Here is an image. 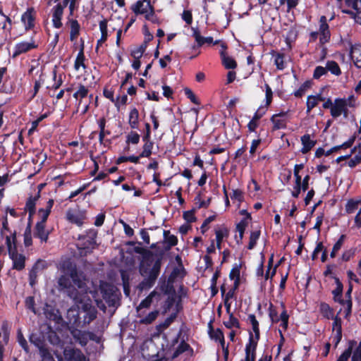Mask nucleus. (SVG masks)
<instances>
[{
    "mask_svg": "<svg viewBox=\"0 0 361 361\" xmlns=\"http://www.w3.org/2000/svg\"><path fill=\"white\" fill-rule=\"evenodd\" d=\"M42 361H55L49 349L44 346L39 350Z\"/></svg>",
    "mask_w": 361,
    "mask_h": 361,
    "instance_id": "nucleus-54",
    "label": "nucleus"
},
{
    "mask_svg": "<svg viewBox=\"0 0 361 361\" xmlns=\"http://www.w3.org/2000/svg\"><path fill=\"white\" fill-rule=\"evenodd\" d=\"M159 310H154L150 312L147 315H144L143 311H142V316L140 318L139 322L142 324H150L154 321L156 320L157 317L159 316Z\"/></svg>",
    "mask_w": 361,
    "mask_h": 361,
    "instance_id": "nucleus-32",
    "label": "nucleus"
},
{
    "mask_svg": "<svg viewBox=\"0 0 361 361\" xmlns=\"http://www.w3.org/2000/svg\"><path fill=\"white\" fill-rule=\"evenodd\" d=\"M140 135L137 133L131 131L126 136V142L137 145L140 141Z\"/></svg>",
    "mask_w": 361,
    "mask_h": 361,
    "instance_id": "nucleus-55",
    "label": "nucleus"
},
{
    "mask_svg": "<svg viewBox=\"0 0 361 361\" xmlns=\"http://www.w3.org/2000/svg\"><path fill=\"white\" fill-rule=\"evenodd\" d=\"M85 56L84 54L83 47L78 52L74 63V68L76 71H79L80 68L85 70L86 66L85 64Z\"/></svg>",
    "mask_w": 361,
    "mask_h": 361,
    "instance_id": "nucleus-37",
    "label": "nucleus"
},
{
    "mask_svg": "<svg viewBox=\"0 0 361 361\" xmlns=\"http://www.w3.org/2000/svg\"><path fill=\"white\" fill-rule=\"evenodd\" d=\"M17 341L19 343V345L22 347V348L25 351V353H28L30 352L29 350V346L27 344V342L24 337L21 329H18L17 331Z\"/></svg>",
    "mask_w": 361,
    "mask_h": 361,
    "instance_id": "nucleus-48",
    "label": "nucleus"
},
{
    "mask_svg": "<svg viewBox=\"0 0 361 361\" xmlns=\"http://www.w3.org/2000/svg\"><path fill=\"white\" fill-rule=\"evenodd\" d=\"M226 48V46L224 43L221 44V50L220 51V55L221 57L222 63L226 68L233 69L236 67L237 63L233 58L229 57L226 54L225 51Z\"/></svg>",
    "mask_w": 361,
    "mask_h": 361,
    "instance_id": "nucleus-20",
    "label": "nucleus"
},
{
    "mask_svg": "<svg viewBox=\"0 0 361 361\" xmlns=\"http://www.w3.org/2000/svg\"><path fill=\"white\" fill-rule=\"evenodd\" d=\"M6 240V244L8 253L12 251L17 250L16 248V232H10V234L3 237Z\"/></svg>",
    "mask_w": 361,
    "mask_h": 361,
    "instance_id": "nucleus-34",
    "label": "nucleus"
},
{
    "mask_svg": "<svg viewBox=\"0 0 361 361\" xmlns=\"http://www.w3.org/2000/svg\"><path fill=\"white\" fill-rule=\"evenodd\" d=\"M78 306H80V304L75 303V306H73L69 308L67 311V319L70 324L73 325H76L79 322L80 319V313Z\"/></svg>",
    "mask_w": 361,
    "mask_h": 361,
    "instance_id": "nucleus-22",
    "label": "nucleus"
},
{
    "mask_svg": "<svg viewBox=\"0 0 361 361\" xmlns=\"http://www.w3.org/2000/svg\"><path fill=\"white\" fill-rule=\"evenodd\" d=\"M324 98L321 94L310 95L307 99V112L310 113L319 102L324 101Z\"/></svg>",
    "mask_w": 361,
    "mask_h": 361,
    "instance_id": "nucleus-31",
    "label": "nucleus"
},
{
    "mask_svg": "<svg viewBox=\"0 0 361 361\" xmlns=\"http://www.w3.org/2000/svg\"><path fill=\"white\" fill-rule=\"evenodd\" d=\"M100 290L103 299L108 305L116 306L118 301V293L116 287L109 283H102L100 286Z\"/></svg>",
    "mask_w": 361,
    "mask_h": 361,
    "instance_id": "nucleus-4",
    "label": "nucleus"
},
{
    "mask_svg": "<svg viewBox=\"0 0 361 361\" xmlns=\"http://www.w3.org/2000/svg\"><path fill=\"white\" fill-rule=\"evenodd\" d=\"M351 361H361V341L353 353Z\"/></svg>",
    "mask_w": 361,
    "mask_h": 361,
    "instance_id": "nucleus-63",
    "label": "nucleus"
},
{
    "mask_svg": "<svg viewBox=\"0 0 361 361\" xmlns=\"http://www.w3.org/2000/svg\"><path fill=\"white\" fill-rule=\"evenodd\" d=\"M66 216L69 222L78 226H81L86 219L85 212L80 210L68 209L66 212Z\"/></svg>",
    "mask_w": 361,
    "mask_h": 361,
    "instance_id": "nucleus-9",
    "label": "nucleus"
},
{
    "mask_svg": "<svg viewBox=\"0 0 361 361\" xmlns=\"http://www.w3.org/2000/svg\"><path fill=\"white\" fill-rule=\"evenodd\" d=\"M209 334L210 338L216 341H219V343L221 344V347L223 353H224V355L225 360H227L228 356V346H226L224 336L222 331L219 329L214 330L212 329L211 323L209 324Z\"/></svg>",
    "mask_w": 361,
    "mask_h": 361,
    "instance_id": "nucleus-7",
    "label": "nucleus"
},
{
    "mask_svg": "<svg viewBox=\"0 0 361 361\" xmlns=\"http://www.w3.org/2000/svg\"><path fill=\"white\" fill-rule=\"evenodd\" d=\"M274 59V64L279 70H283L286 67V63L284 61V54L280 53H276L273 55Z\"/></svg>",
    "mask_w": 361,
    "mask_h": 361,
    "instance_id": "nucleus-43",
    "label": "nucleus"
},
{
    "mask_svg": "<svg viewBox=\"0 0 361 361\" xmlns=\"http://www.w3.org/2000/svg\"><path fill=\"white\" fill-rule=\"evenodd\" d=\"M65 8L61 3H58L51 8L52 23L55 28H60L63 25L61 19Z\"/></svg>",
    "mask_w": 361,
    "mask_h": 361,
    "instance_id": "nucleus-11",
    "label": "nucleus"
},
{
    "mask_svg": "<svg viewBox=\"0 0 361 361\" xmlns=\"http://www.w3.org/2000/svg\"><path fill=\"white\" fill-rule=\"evenodd\" d=\"M63 355L66 361H87L84 354L78 349L66 348Z\"/></svg>",
    "mask_w": 361,
    "mask_h": 361,
    "instance_id": "nucleus-12",
    "label": "nucleus"
},
{
    "mask_svg": "<svg viewBox=\"0 0 361 361\" xmlns=\"http://www.w3.org/2000/svg\"><path fill=\"white\" fill-rule=\"evenodd\" d=\"M89 93V90L87 87L80 85L77 91L73 94V97L78 100V108H80L83 103L82 99L85 98Z\"/></svg>",
    "mask_w": 361,
    "mask_h": 361,
    "instance_id": "nucleus-28",
    "label": "nucleus"
},
{
    "mask_svg": "<svg viewBox=\"0 0 361 361\" xmlns=\"http://www.w3.org/2000/svg\"><path fill=\"white\" fill-rule=\"evenodd\" d=\"M350 54L355 66L358 68H361V45L355 44L352 46Z\"/></svg>",
    "mask_w": 361,
    "mask_h": 361,
    "instance_id": "nucleus-23",
    "label": "nucleus"
},
{
    "mask_svg": "<svg viewBox=\"0 0 361 361\" xmlns=\"http://www.w3.org/2000/svg\"><path fill=\"white\" fill-rule=\"evenodd\" d=\"M348 100L345 99L336 98L334 99V104L330 111L333 118H338L341 114H344L345 117L348 116Z\"/></svg>",
    "mask_w": 361,
    "mask_h": 361,
    "instance_id": "nucleus-5",
    "label": "nucleus"
},
{
    "mask_svg": "<svg viewBox=\"0 0 361 361\" xmlns=\"http://www.w3.org/2000/svg\"><path fill=\"white\" fill-rule=\"evenodd\" d=\"M10 232H11V231L9 230L7 216L6 215L4 217V219H3V221H2V227H1V231H0L1 236L2 238L5 237L6 235H9Z\"/></svg>",
    "mask_w": 361,
    "mask_h": 361,
    "instance_id": "nucleus-60",
    "label": "nucleus"
},
{
    "mask_svg": "<svg viewBox=\"0 0 361 361\" xmlns=\"http://www.w3.org/2000/svg\"><path fill=\"white\" fill-rule=\"evenodd\" d=\"M215 234H216V248L219 250H221L222 241H223L224 238L228 237V231L226 228H220L216 229Z\"/></svg>",
    "mask_w": 361,
    "mask_h": 361,
    "instance_id": "nucleus-35",
    "label": "nucleus"
},
{
    "mask_svg": "<svg viewBox=\"0 0 361 361\" xmlns=\"http://www.w3.org/2000/svg\"><path fill=\"white\" fill-rule=\"evenodd\" d=\"M257 343L252 338V334H250L249 343L245 346V360L241 361H255V351Z\"/></svg>",
    "mask_w": 361,
    "mask_h": 361,
    "instance_id": "nucleus-18",
    "label": "nucleus"
},
{
    "mask_svg": "<svg viewBox=\"0 0 361 361\" xmlns=\"http://www.w3.org/2000/svg\"><path fill=\"white\" fill-rule=\"evenodd\" d=\"M345 238V235H341L338 241L334 244L332 251L330 254L331 258H334L336 255L337 252L341 248Z\"/></svg>",
    "mask_w": 361,
    "mask_h": 361,
    "instance_id": "nucleus-53",
    "label": "nucleus"
},
{
    "mask_svg": "<svg viewBox=\"0 0 361 361\" xmlns=\"http://www.w3.org/2000/svg\"><path fill=\"white\" fill-rule=\"evenodd\" d=\"M161 266V259L152 252L146 253L140 262V273L145 279L140 284L142 289L150 288L155 283Z\"/></svg>",
    "mask_w": 361,
    "mask_h": 361,
    "instance_id": "nucleus-1",
    "label": "nucleus"
},
{
    "mask_svg": "<svg viewBox=\"0 0 361 361\" xmlns=\"http://www.w3.org/2000/svg\"><path fill=\"white\" fill-rule=\"evenodd\" d=\"M145 144L142 147V152L140 154L141 157H149L152 154V150L153 148L154 143L150 140H142Z\"/></svg>",
    "mask_w": 361,
    "mask_h": 361,
    "instance_id": "nucleus-40",
    "label": "nucleus"
},
{
    "mask_svg": "<svg viewBox=\"0 0 361 361\" xmlns=\"http://www.w3.org/2000/svg\"><path fill=\"white\" fill-rule=\"evenodd\" d=\"M54 205V200H49L47 202L46 209H40L38 212V215L40 219V221L37 224H46L47 219L51 212V209Z\"/></svg>",
    "mask_w": 361,
    "mask_h": 361,
    "instance_id": "nucleus-26",
    "label": "nucleus"
},
{
    "mask_svg": "<svg viewBox=\"0 0 361 361\" xmlns=\"http://www.w3.org/2000/svg\"><path fill=\"white\" fill-rule=\"evenodd\" d=\"M360 202V201L350 200L345 205V212L348 214L353 213L357 209Z\"/></svg>",
    "mask_w": 361,
    "mask_h": 361,
    "instance_id": "nucleus-56",
    "label": "nucleus"
},
{
    "mask_svg": "<svg viewBox=\"0 0 361 361\" xmlns=\"http://www.w3.org/2000/svg\"><path fill=\"white\" fill-rule=\"evenodd\" d=\"M73 300L75 303L80 304L78 308H80L85 313L83 319V323L85 324H89L96 319L97 313V310L92 305V301L87 293H77L73 297Z\"/></svg>",
    "mask_w": 361,
    "mask_h": 361,
    "instance_id": "nucleus-2",
    "label": "nucleus"
},
{
    "mask_svg": "<svg viewBox=\"0 0 361 361\" xmlns=\"http://www.w3.org/2000/svg\"><path fill=\"white\" fill-rule=\"evenodd\" d=\"M345 4L353 11H343L350 14L355 21L361 25V0H345Z\"/></svg>",
    "mask_w": 361,
    "mask_h": 361,
    "instance_id": "nucleus-6",
    "label": "nucleus"
},
{
    "mask_svg": "<svg viewBox=\"0 0 361 361\" xmlns=\"http://www.w3.org/2000/svg\"><path fill=\"white\" fill-rule=\"evenodd\" d=\"M228 314H229L228 320L224 322V324L225 325V326L228 329H233V328L240 329V322H239L238 319L236 317H235L233 314L231 313V312Z\"/></svg>",
    "mask_w": 361,
    "mask_h": 361,
    "instance_id": "nucleus-42",
    "label": "nucleus"
},
{
    "mask_svg": "<svg viewBox=\"0 0 361 361\" xmlns=\"http://www.w3.org/2000/svg\"><path fill=\"white\" fill-rule=\"evenodd\" d=\"M29 341L31 343L35 345L38 350H40L45 346L42 338L36 333L30 334L29 336Z\"/></svg>",
    "mask_w": 361,
    "mask_h": 361,
    "instance_id": "nucleus-39",
    "label": "nucleus"
},
{
    "mask_svg": "<svg viewBox=\"0 0 361 361\" xmlns=\"http://www.w3.org/2000/svg\"><path fill=\"white\" fill-rule=\"evenodd\" d=\"M37 47V44L33 39H31L29 42H20L17 43L13 48V57L15 58Z\"/></svg>",
    "mask_w": 361,
    "mask_h": 361,
    "instance_id": "nucleus-8",
    "label": "nucleus"
},
{
    "mask_svg": "<svg viewBox=\"0 0 361 361\" xmlns=\"http://www.w3.org/2000/svg\"><path fill=\"white\" fill-rule=\"evenodd\" d=\"M9 257L13 262V269L20 271L25 268V257L17 250L10 252L8 253Z\"/></svg>",
    "mask_w": 361,
    "mask_h": 361,
    "instance_id": "nucleus-14",
    "label": "nucleus"
},
{
    "mask_svg": "<svg viewBox=\"0 0 361 361\" xmlns=\"http://www.w3.org/2000/svg\"><path fill=\"white\" fill-rule=\"evenodd\" d=\"M99 29L102 33L101 38L98 39L96 51H97L99 49V47L101 46L107 39L108 36V30H107V22L104 20L99 22Z\"/></svg>",
    "mask_w": 361,
    "mask_h": 361,
    "instance_id": "nucleus-33",
    "label": "nucleus"
},
{
    "mask_svg": "<svg viewBox=\"0 0 361 361\" xmlns=\"http://www.w3.org/2000/svg\"><path fill=\"white\" fill-rule=\"evenodd\" d=\"M310 81H306L300 87L298 90H296L295 92H294V95L296 97H301L302 96L304 95V94L305 93V92L307 91V90L308 88L310 87Z\"/></svg>",
    "mask_w": 361,
    "mask_h": 361,
    "instance_id": "nucleus-58",
    "label": "nucleus"
},
{
    "mask_svg": "<svg viewBox=\"0 0 361 361\" xmlns=\"http://www.w3.org/2000/svg\"><path fill=\"white\" fill-rule=\"evenodd\" d=\"M154 298L157 300H159L161 298V293L157 292L156 290H153L145 299L141 301L140 305L136 308L137 317H141L142 310L144 308H149L153 301V299Z\"/></svg>",
    "mask_w": 361,
    "mask_h": 361,
    "instance_id": "nucleus-10",
    "label": "nucleus"
},
{
    "mask_svg": "<svg viewBox=\"0 0 361 361\" xmlns=\"http://www.w3.org/2000/svg\"><path fill=\"white\" fill-rule=\"evenodd\" d=\"M301 142L302 145V148L301 149V152L302 154H306L309 151L313 148V147L316 144V141L313 140L310 138V135L309 134L304 135L301 137Z\"/></svg>",
    "mask_w": 361,
    "mask_h": 361,
    "instance_id": "nucleus-27",
    "label": "nucleus"
},
{
    "mask_svg": "<svg viewBox=\"0 0 361 361\" xmlns=\"http://www.w3.org/2000/svg\"><path fill=\"white\" fill-rule=\"evenodd\" d=\"M131 10L136 15H143L147 20L153 23L159 24V20L155 15L154 6L151 4L150 0H140L131 6Z\"/></svg>",
    "mask_w": 361,
    "mask_h": 361,
    "instance_id": "nucleus-3",
    "label": "nucleus"
},
{
    "mask_svg": "<svg viewBox=\"0 0 361 361\" xmlns=\"http://www.w3.org/2000/svg\"><path fill=\"white\" fill-rule=\"evenodd\" d=\"M145 47L140 46L135 49H134L131 52V56L135 59H140L145 52Z\"/></svg>",
    "mask_w": 361,
    "mask_h": 361,
    "instance_id": "nucleus-61",
    "label": "nucleus"
},
{
    "mask_svg": "<svg viewBox=\"0 0 361 361\" xmlns=\"http://www.w3.org/2000/svg\"><path fill=\"white\" fill-rule=\"evenodd\" d=\"M35 71H36V74L39 73V79L35 80L33 91L30 92V99H33L36 96V94H37V92H38L39 90V88L44 84V80L42 78V70L41 69L40 70H39V69L36 70L35 68L31 67V68L29 71V73H30V74H33Z\"/></svg>",
    "mask_w": 361,
    "mask_h": 361,
    "instance_id": "nucleus-21",
    "label": "nucleus"
},
{
    "mask_svg": "<svg viewBox=\"0 0 361 361\" xmlns=\"http://www.w3.org/2000/svg\"><path fill=\"white\" fill-rule=\"evenodd\" d=\"M39 197V194L38 193L35 197H30L26 202L25 204V210L29 212V221L31 222V219L32 216L35 213V205L37 200Z\"/></svg>",
    "mask_w": 361,
    "mask_h": 361,
    "instance_id": "nucleus-29",
    "label": "nucleus"
},
{
    "mask_svg": "<svg viewBox=\"0 0 361 361\" xmlns=\"http://www.w3.org/2000/svg\"><path fill=\"white\" fill-rule=\"evenodd\" d=\"M71 335L73 338L80 343V345L82 346H85L88 342L89 338H91L92 334L78 329H74L71 331Z\"/></svg>",
    "mask_w": 361,
    "mask_h": 361,
    "instance_id": "nucleus-19",
    "label": "nucleus"
},
{
    "mask_svg": "<svg viewBox=\"0 0 361 361\" xmlns=\"http://www.w3.org/2000/svg\"><path fill=\"white\" fill-rule=\"evenodd\" d=\"M279 317V321L281 322L280 326L283 329V331H286L288 328L289 318V316L287 314L286 310H283Z\"/></svg>",
    "mask_w": 361,
    "mask_h": 361,
    "instance_id": "nucleus-57",
    "label": "nucleus"
},
{
    "mask_svg": "<svg viewBox=\"0 0 361 361\" xmlns=\"http://www.w3.org/2000/svg\"><path fill=\"white\" fill-rule=\"evenodd\" d=\"M287 112L282 111L279 114H274L271 118V121L273 123V130H279L285 128L286 126V117Z\"/></svg>",
    "mask_w": 361,
    "mask_h": 361,
    "instance_id": "nucleus-17",
    "label": "nucleus"
},
{
    "mask_svg": "<svg viewBox=\"0 0 361 361\" xmlns=\"http://www.w3.org/2000/svg\"><path fill=\"white\" fill-rule=\"evenodd\" d=\"M46 267L45 262L42 260H38L33 265L32 269L29 273L30 284L33 286L37 282V279L39 275Z\"/></svg>",
    "mask_w": 361,
    "mask_h": 361,
    "instance_id": "nucleus-15",
    "label": "nucleus"
},
{
    "mask_svg": "<svg viewBox=\"0 0 361 361\" xmlns=\"http://www.w3.org/2000/svg\"><path fill=\"white\" fill-rule=\"evenodd\" d=\"M326 71H330L332 74L339 75L341 73L338 63L334 61H329L326 63Z\"/></svg>",
    "mask_w": 361,
    "mask_h": 361,
    "instance_id": "nucleus-49",
    "label": "nucleus"
},
{
    "mask_svg": "<svg viewBox=\"0 0 361 361\" xmlns=\"http://www.w3.org/2000/svg\"><path fill=\"white\" fill-rule=\"evenodd\" d=\"M352 354V348L346 349L337 359L336 361H348Z\"/></svg>",
    "mask_w": 361,
    "mask_h": 361,
    "instance_id": "nucleus-64",
    "label": "nucleus"
},
{
    "mask_svg": "<svg viewBox=\"0 0 361 361\" xmlns=\"http://www.w3.org/2000/svg\"><path fill=\"white\" fill-rule=\"evenodd\" d=\"M301 189V176H298V173L295 171V183L293 190L291 192L292 196L295 198H298L300 193Z\"/></svg>",
    "mask_w": 361,
    "mask_h": 361,
    "instance_id": "nucleus-50",
    "label": "nucleus"
},
{
    "mask_svg": "<svg viewBox=\"0 0 361 361\" xmlns=\"http://www.w3.org/2000/svg\"><path fill=\"white\" fill-rule=\"evenodd\" d=\"M24 245L25 247H29L32 244V231H31V222H28V224L24 232Z\"/></svg>",
    "mask_w": 361,
    "mask_h": 361,
    "instance_id": "nucleus-47",
    "label": "nucleus"
},
{
    "mask_svg": "<svg viewBox=\"0 0 361 361\" xmlns=\"http://www.w3.org/2000/svg\"><path fill=\"white\" fill-rule=\"evenodd\" d=\"M80 25L77 20H73L71 21V33L70 39L74 41L79 35Z\"/></svg>",
    "mask_w": 361,
    "mask_h": 361,
    "instance_id": "nucleus-44",
    "label": "nucleus"
},
{
    "mask_svg": "<svg viewBox=\"0 0 361 361\" xmlns=\"http://www.w3.org/2000/svg\"><path fill=\"white\" fill-rule=\"evenodd\" d=\"M48 341L51 345L55 346H61L63 345L62 341L54 331H51L49 334Z\"/></svg>",
    "mask_w": 361,
    "mask_h": 361,
    "instance_id": "nucleus-52",
    "label": "nucleus"
},
{
    "mask_svg": "<svg viewBox=\"0 0 361 361\" xmlns=\"http://www.w3.org/2000/svg\"><path fill=\"white\" fill-rule=\"evenodd\" d=\"M237 288V283L235 287L230 289L226 293H225V288L224 287L221 288V291L222 295H224V303L226 307L227 313H229L231 311V303L229 300L234 297L235 291Z\"/></svg>",
    "mask_w": 361,
    "mask_h": 361,
    "instance_id": "nucleus-25",
    "label": "nucleus"
},
{
    "mask_svg": "<svg viewBox=\"0 0 361 361\" xmlns=\"http://www.w3.org/2000/svg\"><path fill=\"white\" fill-rule=\"evenodd\" d=\"M46 224H36L34 235L41 240L42 242L48 240L49 232L45 228Z\"/></svg>",
    "mask_w": 361,
    "mask_h": 361,
    "instance_id": "nucleus-24",
    "label": "nucleus"
},
{
    "mask_svg": "<svg viewBox=\"0 0 361 361\" xmlns=\"http://www.w3.org/2000/svg\"><path fill=\"white\" fill-rule=\"evenodd\" d=\"M351 152H355L356 154L348 161V165L350 168H353L361 162V148L360 147H355Z\"/></svg>",
    "mask_w": 361,
    "mask_h": 361,
    "instance_id": "nucleus-38",
    "label": "nucleus"
},
{
    "mask_svg": "<svg viewBox=\"0 0 361 361\" xmlns=\"http://www.w3.org/2000/svg\"><path fill=\"white\" fill-rule=\"evenodd\" d=\"M128 123L131 128L137 129L139 125V112L136 108L130 111Z\"/></svg>",
    "mask_w": 361,
    "mask_h": 361,
    "instance_id": "nucleus-36",
    "label": "nucleus"
},
{
    "mask_svg": "<svg viewBox=\"0 0 361 361\" xmlns=\"http://www.w3.org/2000/svg\"><path fill=\"white\" fill-rule=\"evenodd\" d=\"M164 237L166 243L168 244V249L175 246L178 243L176 236L171 234L169 231H164Z\"/></svg>",
    "mask_w": 361,
    "mask_h": 361,
    "instance_id": "nucleus-41",
    "label": "nucleus"
},
{
    "mask_svg": "<svg viewBox=\"0 0 361 361\" xmlns=\"http://www.w3.org/2000/svg\"><path fill=\"white\" fill-rule=\"evenodd\" d=\"M190 348V345L185 342H181L176 350L174 351L173 354V357H176L181 353L187 351Z\"/></svg>",
    "mask_w": 361,
    "mask_h": 361,
    "instance_id": "nucleus-59",
    "label": "nucleus"
},
{
    "mask_svg": "<svg viewBox=\"0 0 361 361\" xmlns=\"http://www.w3.org/2000/svg\"><path fill=\"white\" fill-rule=\"evenodd\" d=\"M247 320L251 324L252 331H254L255 334L254 336L252 335V338L254 341L256 342V343H257V341L259 339V322L254 314H249Z\"/></svg>",
    "mask_w": 361,
    "mask_h": 361,
    "instance_id": "nucleus-30",
    "label": "nucleus"
},
{
    "mask_svg": "<svg viewBox=\"0 0 361 361\" xmlns=\"http://www.w3.org/2000/svg\"><path fill=\"white\" fill-rule=\"evenodd\" d=\"M335 282L336 284V288L333 290L332 293L334 295L336 300L343 302V301L341 300L343 293V284L337 278L335 279Z\"/></svg>",
    "mask_w": 361,
    "mask_h": 361,
    "instance_id": "nucleus-46",
    "label": "nucleus"
},
{
    "mask_svg": "<svg viewBox=\"0 0 361 361\" xmlns=\"http://www.w3.org/2000/svg\"><path fill=\"white\" fill-rule=\"evenodd\" d=\"M260 236V231L256 230L254 231H252L250 236V242L248 244L247 248L249 250H252L255 247L256 245L257 241L259 238Z\"/></svg>",
    "mask_w": 361,
    "mask_h": 361,
    "instance_id": "nucleus-51",
    "label": "nucleus"
},
{
    "mask_svg": "<svg viewBox=\"0 0 361 361\" xmlns=\"http://www.w3.org/2000/svg\"><path fill=\"white\" fill-rule=\"evenodd\" d=\"M333 330L336 331V338L337 339L336 343H338L341 339V319L337 317H335L333 322Z\"/></svg>",
    "mask_w": 361,
    "mask_h": 361,
    "instance_id": "nucleus-45",
    "label": "nucleus"
},
{
    "mask_svg": "<svg viewBox=\"0 0 361 361\" xmlns=\"http://www.w3.org/2000/svg\"><path fill=\"white\" fill-rule=\"evenodd\" d=\"M326 73L327 72L326 67L317 66L314 71L313 78L314 79H319L322 75H325Z\"/></svg>",
    "mask_w": 361,
    "mask_h": 361,
    "instance_id": "nucleus-62",
    "label": "nucleus"
},
{
    "mask_svg": "<svg viewBox=\"0 0 361 361\" xmlns=\"http://www.w3.org/2000/svg\"><path fill=\"white\" fill-rule=\"evenodd\" d=\"M36 13L33 8H29L22 15L21 21L25 26L26 30L32 29L35 26Z\"/></svg>",
    "mask_w": 361,
    "mask_h": 361,
    "instance_id": "nucleus-13",
    "label": "nucleus"
},
{
    "mask_svg": "<svg viewBox=\"0 0 361 361\" xmlns=\"http://www.w3.org/2000/svg\"><path fill=\"white\" fill-rule=\"evenodd\" d=\"M96 233L94 231H90L87 235H80L78 237V246L80 248H89L90 246L95 243Z\"/></svg>",
    "mask_w": 361,
    "mask_h": 361,
    "instance_id": "nucleus-16",
    "label": "nucleus"
}]
</instances>
